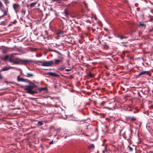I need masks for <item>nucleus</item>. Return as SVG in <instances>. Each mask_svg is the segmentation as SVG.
<instances>
[{"label": "nucleus", "instance_id": "nucleus-50", "mask_svg": "<svg viewBox=\"0 0 153 153\" xmlns=\"http://www.w3.org/2000/svg\"><path fill=\"white\" fill-rule=\"evenodd\" d=\"M105 31H108V29H106V28H105Z\"/></svg>", "mask_w": 153, "mask_h": 153}, {"label": "nucleus", "instance_id": "nucleus-8", "mask_svg": "<svg viewBox=\"0 0 153 153\" xmlns=\"http://www.w3.org/2000/svg\"><path fill=\"white\" fill-rule=\"evenodd\" d=\"M48 75L50 76H53L55 77H59V75L56 73L54 72H50L48 73Z\"/></svg>", "mask_w": 153, "mask_h": 153}, {"label": "nucleus", "instance_id": "nucleus-28", "mask_svg": "<svg viewBox=\"0 0 153 153\" xmlns=\"http://www.w3.org/2000/svg\"><path fill=\"white\" fill-rule=\"evenodd\" d=\"M63 32L62 31H59L57 32V34L58 35L62 34H63Z\"/></svg>", "mask_w": 153, "mask_h": 153}, {"label": "nucleus", "instance_id": "nucleus-13", "mask_svg": "<svg viewBox=\"0 0 153 153\" xmlns=\"http://www.w3.org/2000/svg\"><path fill=\"white\" fill-rule=\"evenodd\" d=\"M37 3V2H34L30 4V7H35V6L36 5Z\"/></svg>", "mask_w": 153, "mask_h": 153}, {"label": "nucleus", "instance_id": "nucleus-44", "mask_svg": "<svg viewBox=\"0 0 153 153\" xmlns=\"http://www.w3.org/2000/svg\"><path fill=\"white\" fill-rule=\"evenodd\" d=\"M50 10H51V13H53V11H54V10H53V9L52 8H51L50 9Z\"/></svg>", "mask_w": 153, "mask_h": 153}, {"label": "nucleus", "instance_id": "nucleus-43", "mask_svg": "<svg viewBox=\"0 0 153 153\" xmlns=\"http://www.w3.org/2000/svg\"><path fill=\"white\" fill-rule=\"evenodd\" d=\"M149 3L152 5H153V2H152L150 0H149Z\"/></svg>", "mask_w": 153, "mask_h": 153}, {"label": "nucleus", "instance_id": "nucleus-24", "mask_svg": "<svg viewBox=\"0 0 153 153\" xmlns=\"http://www.w3.org/2000/svg\"><path fill=\"white\" fill-rule=\"evenodd\" d=\"M113 103L114 104V103L113 102ZM114 107V105H113L111 107H105V108L108 109L109 110H112V109Z\"/></svg>", "mask_w": 153, "mask_h": 153}, {"label": "nucleus", "instance_id": "nucleus-7", "mask_svg": "<svg viewBox=\"0 0 153 153\" xmlns=\"http://www.w3.org/2000/svg\"><path fill=\"white\" fill-rule=\"evenodd\" d=\"M10 55H6L2 57L1 58V59L2 60L4 61H6L8 60H9L10 59Z\"/></svg>", "mask_w": 153, "mask_h": 153}, {"label": "nucleus", "instance_id": "nucleus-35", "mask_svg": "<svg viewBox=\"0 0 153 153\" xmlns=\"http://www.w3.org/2000/svg\"><path fill=\"white\" fill-rule=\"evenodd\" d=\"M1 71H0V79H3V76L1 74Z\"/></svg>", "mask_w": 153, "mask_h": 153}, {"label": "nucleus", "instance_id": "nucleus-41", "mask_svg": "<svg viewBox=\"0 0 153 153\" xmlns=\"http://www.w3.org/2000/svg\"><path fill=\"white\" fill-rule=\"evenodd\" d=\"M87 29L88 30V31H90V30H91V29H90V28L89 27H87Z\"/></svg>", "mask_w": 153, "mask_h": 153}, {"label": "nucleus", "instance_id": "nucleus-6", "mask_svg": "<svg viewBox=\"0 0 153 153\" xmlns=\"http://www.w3.org/2000/svg\"><path fill=\"white\" fill-rule=\"evenodd\" d=\"M13 68V67L11 66H5L2 68L0 70L1 71H6Z\"/></svg>", "mask_w": 153, "mask_h": 153}, {"label": "nucleus", "instance_id": "nucleus-12", "mask_svg": "<svg viewBox=\"0 0 153 153\" xmlns=\"http://www.w3.org/2000/svg\"><path fill=\"white\" fill-rule=\"evenodd\" d=\"M8 7H7V8H6V10H3V12L4 13V14H3V15H2V16H0V17H3L4 16H6V15H7V12H8Z\"/></svg>", "mask_w": 153, "mask_h": 153}, {"label": "nucleus", "instance_id": "nucleus-4", "mask_svg": "<svg viewBox=\"0 0 153 153\" xmlns=\"http://www.w3.org/2000/svg\"><path fill=\"white\" fill-rule=\"evenodd\" d=\"M13 8L17 14L18 12H19V10L20 8V5L17 4H14L13 5Z\"/></svg>", "mask_w": 153, "mask_h": 153}, {"label": "nucleus", "instance_id": "nucleus-25", "mask_svg": "<svg viewBox=\"0 0 153 153\" xmlns=\"http://www.w3.org/2000/svg\"><path fill=\"white\" fill-rule=\"evenodd\" d=\"M52 51L59 54L60 55V56H62V55L60 53V52H59L57 51H56L55 50H53Z\"/></svg>", "mask_w": 153, "mask_h": 153}, {"label": "nucleus", "instance_id": "nucleus-30", "mask_svg": "<svg viewBox=\"0 0 153 153\" xmlns=\"http://www.w3.org/2000/svg\"><path fill=\"white\" fill-rule=\"evenodd\" d=\"M128 150L132 152L133 151V149L132 147L130 146H128Z\"/></svg>", "mask_w": 153, "mask_h": 153}, {"label": "nucleus", "instance_id": "nucleus-31", "mask_svg": "<svg viewBox=\"0 0 153 153\" xmlns=\"http://www.w3.org/2000/svg\"><path fill=\"white\" fill-rule=\"evenodd\" d=\"M52 13H53L56 16H58V14L56 13V12L55 11H54Z\"/></svg>", "mask_w": 153, "mask_h": 153}, {"label": "nucleus", "instance_id": "nucleus-10", "mask_svg": "<svg viewBox=\"0 0 153 153\" xmlns=\"http://www.w3.org/2000/svg\"><path fill=\"white\" fill-rule=\"evenodd\" d=\"M149 73V71H143L140 72L138 74V76H140L143 75H147Z\"/></svg>", "mask_w": 153, "mask_h": 153}, {"label": "nucleus", "instance_id": "nucleus-32", "mask_svg": "<svg viewBox=\"0 0 153 153\" xmlns=\"http://www.w3.org/2000/svg\"><path fill=\"white\" fill-rule=\"evenodd\" d=\"M2 52L3 53L5 54L7 53V51L6 50H4L2 51Z\"/></svg>", "mask_w": 153, "mask_h": 153}, {"label": "nucleus", "instance_id": "nucleus-49", "mask_svg": "<svg viewBox=\"0 0 153 153\" xmlns=\"http://www.w3.org/2000/svg\"><path fill=\"white\" fill-rule=\"evenodd\" d=\"M85 6H86V7H87V4H86V3H85Z\"/></svg>", "mask_w": 153, "mask_h": 153}, {"label": "nucleus", "instance_id": "nucleus-3", "mask_svg": "<svg viewBox=\"0 0 153 153\" xmlns=\"http://www.w3.org/2000/svg\"><path fill=\"white\" fill-rule=\"evenodd\" d=\"M38 62L42 64L41 65L44 66L49 67L52 65H54V62L52 60L49 61H42L41 60L37 61Z\"/></svg>", "mask_w": 153, "mask_h": 153}, {"label": "nucleus", "instance_id": "nucleus-1", "mask_svg": "<svg viewBox=\"0 0 153 153\" xmlns=\"http://www.w3.org/2000/svg\"><path fill=\"white\" fill-rule=\"evenodd\" d=\"M9 62L15 65H25L30 64V63L32 62L30 60L22 59L17 57H14V54H10V57Z\"/></svg>", "mask_w": 153, "mask_h": 153}, {"label": "nucleus", "instance_id": "nucleus-14", "mask_svg": "<svg viewBox=\"0 0 153 153\" xmlns=\"http://www.w3.org/2000/svg\"><path fill=\"white\" fill-rule=\"evenodd\" d=\"M19 76H17V79L18 81H20V82H25V79L23 78H20Z\"/></svg>", "mask_w": 153, "mask_h": 153}, {"label": "nucleus", "instance_id": "nucleus-52", "mask_svg": "<svg viewBox=\"0 0 153 153\" xmlns=\"http://www.w3.org/2000/svg\"><path fill=\"white\" fill-rule=\"evenodd\" d=\"M8 17L9 18H10V16L9 15L8 16Z\"/></svg>", "mask_w": 153, "mask_h": 153}, {"label": "nucleus", "instance_id": "nucleus-34", "mask_svg": "<svg viewBox=\"0 0 153 153\" xmlns=\"http://www.w3.org/2000/svg\"><path fill=\"white\" fill-rule=\"evenodd\" d=\"M17 21L16 20H14L13 22H11V23H13V24H15L17 23Z\"/></svg>", "mask_w": 153, "mask_h": 153}, {"label": "nucleus", "instance_id": "nucleus-11", "mask_svg": "<svg viewBox=\"0 0 153 153\" xmlns=\"http://www.w3.org/2000/svg\"><path fill=\"white\" fill-rule=\"evenodd\" d=\"M127 119L130 120L131 121H135L136 120L135 117L130 116H128L127 117Z\"/></svg>", "mask_w": 153, "mask_h": 153}, {"label": "nucleus", "instance_id": "nucleus-39", "mask_svg": "<svg viewBox=\"0 0 153 153\" xmlns=\"http://www.w3.org/2000/svg\"><path fill=\"white\" fill-rule=\"evenodd\" d=\"M94 106H96L97 105V102L96 101H94Z\"/></svg>", "mask_w": 153, "mask_h": 153}, {"label": "nucleus", "instance_id": "nucleus-53", "mask_svg": "<svg viewBox=\"0 0 153 153\" xmlns=\"http://www.w3.org/2000/svg\"><path fill=\"white\" fill-rule=\"evenodd\" d=\"M108 38H109V39H110V38H111V37H110V36H109V37H108Z\"/></svg>", "mask_w": 153, "mask_h": 153}, {"label": "nucleus", "instance_id": "nucleus-38", "mask_svg": "<svg viewBox=\"0 0 153 153\" xmlns=\"http://www.w3.org/2000/svg\"><path fill=\"white\" fill-rule=\"evenodd\" d=\"M104 47L105 48H106L107 49H108L109 48L108 45H105Z\"/></svg>", "mask_w": 153, "mask_h": 153}, {"label": "nucleus", "instance_id": "nucleus-40", "mask_svg": "<svg viewBox=\"0 0 153 153\" xmlns=\"http://www.w3.org/2000/svg\"><path fill=\"white\" fill-rule=\"evenodd\" d=\"M53 140H52L51 141L49 142V145L53 144Z\"/></svg>", "mask_w": 153, "mask_h": 153}, {"label": "nucleus", "instance_id": "nucleus-55", "mask_svg": "<svg viewBox=\"0 0 153 153\" xmlns=\"http://www.w3.org/2000/svg\"><path fill=\"white\" fill-rule=\"evenodd\" d=\"M94 18L96 19V16H95V17H94Z\"/></svg>", "mask_w": 153, "mask_h": 153}, {"label": "nucleus", "instance_id": "nucleus-20", "mask_svg": "<svg viewBox=\"0 0 153 153\" xmlns=\"http://www.w3.org/2000/svg\"><path fill=\"white\" fill-rule=\"evenodd\" d=\"M4 2L6 4V6H7V4H9L10 3L8 0H3Z\"/></svg>", "mask_w": 153, "mask_h": 153}, {"label": "nucleus", "instance_id": "nucleus-22", "mask_svg": "<svg viewBox=\"0 0 153 153\" xmlns=\"http://www.w3.org/2000/svg\"><path fill=\"white\" fill-rule=\"evenodd\" d=\"M66 67L65 66H63L62 67H60L58 68V70L60 71H62Z\"/></svg>", "mask_w": 153, "mask_h": 153}, {"label": "nucleus", "instance_id": "nucleus-29", "mask_svg": "<svg viewBox=\"0 0 153 153\" xmlns=\"http://www.w3.org/2000/svg\"><path fill=\"white\" fill-rule=\"evenodd\" d=\"M106 102L105 101H102L100 103V105L102 106H104V105L106 103Z\"/></svg>", "mask_w": 153, "mask_h": 153}, {"label": "nucleus", "instance_id": "nucleus-51", "mask_svg": "<svg viewBox=\"0 0 153 153\" xmlns=\"http://www.w3.org/2000/svg\"><path fill=\"white\" fill-rule=\"evenodd\" d=\"M8 17L9 18H10V16L9 15L8 16Z\"/></svg>", "mask_w": 153, "mask_h": 153}, {"label": "nucleus", "instance_id": "nucleus-21", "mask_svg": "<svg viewBox=\"0 0 153 153\" xmlns=\"http://www.w3.org/2000/svg\"><path fill=\"white\" fill-rule=\"evenodd\" d=\"M94 148V144H92L91 145H90L89 146H88V148L89 149H93Z\"/></svg>", "mask_w": 153, "mask_h": 153}, {"label": "nucleus", "instance_id": "nucleus-17", "mask_svg": "<svg viewBox=\"0 0 153 153\" xmlns=\"http://www.w3.org/2000/svg\"><path fill=\"white\" fill-rule=\"evenodd\" d=\"M20 12L22 13V15L23 16L25 15L26 13V11L25 10L23 9H22L21 10Z\"/></svg>", "mask_w": 153, "mask_h": 153}, {"label": "nucleus", "instance_id": "nucleus-48", "mask_svg": "<svg viewBox=\"0 0 153 153\" xmlns=\"http://www.w3.org/2000/svg\"><path fill=\"white\" fill-rule=\"evenodd\" d=\"M87 94L88 95H90V92H88L87 93Z\"/></svg>", "mask_w": 153, "mask_h": 153}, {"label": "nucleus", "instance_id": "nucleus-58", "mask_svg": "<svg viewBox=\"0 0 153 153\" xmlns=\"http://www.w3.org/2000/svg\"><path fill=\"white\" fill-rule=\"evenodd\" d=\"M68 65H69V62H68Z\"/></svg>", "mask_w": 153, "mask_h": 153}, {"label": "nucleus", "instance_id": "nucleus-33", "mask_svg": "<svg viewBox=\"0 0 153 153\" xmlns=\"http://www.w3.org/2000/svg\"><path fill=\"white\" fill-rule=\"evenodd\" d=\"M69 69H65V70L67 71H69L71 70V68H70Z\"/></svg>", "mask_w": 153, "mask_h": 153}, {"label": "nucleus", "instance_id": "nucleus-45", "mask_svg": "<svg viewBox=\"0 0 153 153\" xmlns=\"http://www.w3.org/2000/svg\"><path fill=\"white\" fill-rule=\"evenodd\" d=\"M90 105V103H86L85 104V105Z\"/></svg>", "mask_w": 153, "mask_h": 153}, {"label": "nucleus", "instance_id": "nucleus-9", "mask_svg": "<svg viewBox=\"0 0 153 153\" xmlns=\"http://www.w3.org/2000/svg\"><path fill=\"white\" fill-rule=\"evenodd\" d=\"M116 36L117 38H119L120 39H127L128 38V36H125L124 35H120L118 34Z\"/></svg>", "mask_w": 153, "mask_h": 153}, {"label": "nucleus", "instance_id": "nucleus-47", "mask_svg": "<svg viewBox=\"0 0 153 153\" xmlns=\"http://www.w3.org/2000/svg\"><path fill=\"white\" fill-rule=\"evenodd\" d=\"M92 31H93V32H94L95 31V29H92Z\"/></svg>", "mask_w": 153, "mask_h": 153}, {"label": "nucleus", "instance_id": "nucleus-42", "mask_svg": "<svg viewBox=\"0 0 153 153\" xmlns=\"http://www.w3.org/2000/svg\"><path fill=\"white\" fill-rule=\"evenodd\" d=\"M153 20V18H150L149 19V22H151Z\"/></svg>", "mask_w": 153, "mask_h": 153}, {"label": "nucleus", "instance_id": "nucleus-16", "mask_svg": "<svg viewBox=\"0 0 153 153\" xmlns=\"http://www.w3.org/2000/svg\"><path fill=\"white\" fill-rule=\"evenodd\" d=\"M26 74L25 76L28 77H31L33 76V75L32 74L27 73Z\"/></svg>", "mask_w": 153, "mask_h": 153}, {"label": "nucleus", "instance_id": "nucleus-54", "mask_svg": "<svg viewBox=\"0 0 153 153\" xmlns=\"http://www.w3.org/2000/svg\"><path fill=\"white\" fill-rule=\"evenodd\" d=\"M124 46L126 47L127 45H124Z\"/></svg>", "mask_w": 153, "mask_h": 153}, {"label": "nucleus", "instance_id": "nucleus-18", "mask_svg": "<svg viewBox=\"0 0 153 153\" xmlns=\"http://www.w3.org/2000/svg\"><path fill=\"white\" fill-rule=\"evenodd\" d=\"M3 6V4L2 2L0 1V10L1 12L3 11V10L2 9V7Z\"/></svg>", "mask_w": 153, "mask_h": 153}, {"label": "nucleus", "instance_id": "nucleus-27", "mask_svg": "<svg viewBox=\"0 0 153 153\" xmlns=\"http://www.w3.org/2000/svg\"><path fill=\"white\" fill-rule=\"evenodd\" d=\"M48 33L47 31L45 30L43 32V34L44 35L47 36L48 35Z\"/></svg>", "mask_w": 153, "mask_h": 153}, {"label": "nucleus", "instance_id": "nucleus-59", "mask_svg": "<svg viewBox=\"0 0 153 153\" xmlns=\"http://www.w3.org/2000/svg\"><path fill=\"white\" fill-rule=\"evenodd\" d=\"M152 48H153V46H152Z\"/></svg>", "mask_w": 153, "mask_h": 153}, {"label": "nucleus", "instance_id": "nucleus-36", "mask_svg": "<svg viewBox=\"0 0 153 153\" xmlns=\"http://www.w3.org/2000/svg\"><path fill=\"white\" fill-rule=\"evenodd\" d=\"M81 134H83L84 135H85L86 136H88V135L85 134L84 133L83 131H82V130H81Z\"/></svg>", "mask_w": 153, "mask_h": 153}, {"label": "nucleus", "instance_id": "nucleus-46", "mask_svg": "<svg viewBox=\"0 0 153 153\" xmlns=\"http://www.w3.org/2000/svg\"><path fill=\"white\" fill-rule=\"evenodd\" d=\"M153 31V27H152V29L150 30V31Z\"/></svg>", "mask_w": 153, "mask_h": 153}, {"label": "nucleus", "instance_id": "nucleus-15", "mask_svg": "<svg viewBox=\"0 0 153 153\" xmlns=\"http://www.w3.org/2000/svg\"><path fill=\"white\" fill-rule=\"evenodd\" d=\"M64 13L66 15H68L69 14V12L68 9H66L64 10Z\"/></svg>", "mask_w": 153, "mask_h": 153}, {"label": "nucleus", "instance_id": "nucleus-2", "mask_svg": "<svg viewBox=\"0 0 153 153\" xmlns=\"http://www.w3.org/2000/svg\"><path fill=\"white\" fill-rule=\"evenodd\" d=\"M36 87V86L35 84L31 82L30 84L29 85L25 86L24 89L25 91H27V93L31 94H36L38 92L36 89L35 90L32 91V90L35 87Z\"/></svg>", "mask_w": 153, "mask_h": 153}, {"label": "nucleus", "instance_id": "nucleus-56", "mask_svg": "<svg viewBox=\"0 0 153 153\" xmlns=\"http://www.w3.org/2000/svg\"><path fill=\"white\" fill-rule=\"evenodd\" d=\"M40 4H38V6H39Z\"/></svg>", "mask_w": 153, "mask_h": 153}, {"label": "nucleus", "instance_id": "nucleus-5", "mask_svg": "<svg viewBox=\"0 0 153 153\" xmlns=\"http://www.w3.org/2000/svg\"><path fill=\"white\" fill-rule=\"evenodd\" d=\"M59 59H55L54 61L55 62H54V65H58L61 62V61L63 59V58L62 57V56H60L59 57Z\"/></svg>", "mask_w": 153, "mask_h": 153}, {"label": "nucleus", "instance_id": "nucleus-37", "mask_svg": "<svg viewBox=\"0 0 153 153\" xmlns=\"http://www.w3.org/2000/svg\"><path fill=\"white\" fill-rule=\"evenodd\" d=\"M88 76L90 77H92V74L91 73H90L88 74Z\"/></svg>", "mask_w": 153, "mask_h": 153}, {"label": "nucleus", "instance_id": "nucleus-23", "mask_svg": "<svg viewBox=\"0 0 153 153\" xmlns=\"http://www.w3.org/2000/svg\"><path fill=\"white\" fill-rule=\"evenodd\" d=\"M43 124V123L41 121H39L38 122V125L39 126H41Z\"/></svg>", "mask_w": 153, "mask_h": 153}, {"label": "nucleus", "instance_id": "nucleus-57", "mask_svg": "<svg viewBox=\"0 0 153 153\" xmlns=\"http://www.w3.org/2000/svg\"><path fill=\"white\" fill-rule=\"evenodd\" d=\"M49 147V146H48V147H47V149Z\"/></svg>", "mask_w": 153, "mask_h": 153}, {"label": "nucleus", "instance_id": "nucleus-26", "mask_svg": "<svg viewBox=\"0 0 153 153\" xmlns=\"http://www.w3.org/2000/svg\"><path fill=\"white\" fill-rule=\"evenodd\" d=\"M140 26L144 27H145L146 26V24L142 23H140Z\"/></svg>", "mask_w": 153, "mask_h": 153}, {"label": "nucleus", "instance_id": "nucleus-19", "mask_svg": "<svg viewBox=\"0 0 153 153\" xmlns=\"http://www.w3.org/2000/svg\"><path fill=\"white\" fill-rule=\"evenodd\" d=\"M46 88H38V90H39V92L45 90Z\"/></svg>", "mask_w": 153, "mask_h": 153}]
</instances>
